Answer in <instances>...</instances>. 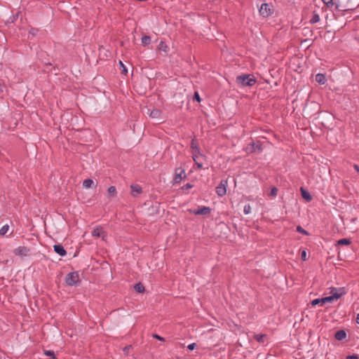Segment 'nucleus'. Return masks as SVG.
Returning a JSON list of instances; mask_svg holds the SVG:
<instances>
[{"label": "nucleus", "mask_w": 359, "mask_h": 359, "mask_svg": "<svg viewBox=\"0 0 359 359\" xmlns=\"http://www.w3.org/2000/svg\"><path fill=\"white\" fill-rule=\"evenodd\" d=\"M236 81L238 83L241 84L242 86L249 87L254 86L257 82L255 77L250 74H243L238 76Z\"/></svg>", "instance_id": "obj_1"}, {"label": "nucleus", "mask_w": 359, "mask_h": 359, "mask_svg": "<svg viewBox=\"0 0 359 359\" xmlns=\"http://www.w3.org/2000/svg\"><path fill=\"white\" fill-rule=\"evenodd\" d=\"M332 290H335V292H333V291H331L330 293L332 294L331 296L323 297L322 302H324V304H326L327 302H332L334 299H338L341 298L345 293V290L344 287H339V288H332Z\"/></svg>", "instance_id": "obj_2"}, {"label": "nucleus", "mask_w": 359, "mask_h": 359, "mask_svg": "<svg viewBox=\"0 0 359 359\" xmlns=\"http://www.w3.org/2000/svg\"><path fill=\"white\" fill-rule=\"evenodd\" d=\"M79 282V275L76 271L69 273L65 277V283L68 286L76 285Z\"/></svg>", "instance_id": "obj_3"}, {"label": "nucleus", "mask_w": 359, "mask_h": 359, "mask_svg": "<svg viewBox=\"0 0 359 359\" xmlns=\"http://www.w3.org/2000/svg\"><path fill=\"white\" fill-rule=\"evenodd\" d=\"M187 177V175L185 173L184 169L182 168H177L175 170V176H174V184H179L183 179Z\"/></svg>", "instance_id": "obj_4"}, {"label": "nucleus", "mask_w": 359, "mask_h": 359, "mask_svg": "<svg viewBox=\"0 0 359 359\" xmlns=\"http://www.w3.org/2000/svg\"><path fill=\"white\" fill-rule=\"evenodd\" d=\"M30 248L25 246H19L13 250V253L16 256L27 257L30 255Z\"/></svg>", "instance_id": "obj_5"}, {"label": "nucleus", "mask_w": 359, "mask_h": 359, "mask_svg": "<svg viewBox=\"0 0 359 359\" xmlns=\"http://www.w3.org/2000/svg\"><path fill=\"white\" fill-rule=\"evenodd\" d=\"M227 180H222L216 187V193L219 196H223L226 194Z\"/></svg>", "instance_id": "obj_6"}, {"label": "nucleus", "mask_w": 359, "mask_h": 359, "mask_svg": "<svg viewBox=\"0 0 359 359\" xmlns=\"http://www.w3.org/2000/svg\"><path fill=\"white\" fill-rule=\"evenodd\" d=\"M259 12L263 17H268L272 13V9L268 4L264 3L261 5Z\"/></svg>", "instance_id": "obj_7"}, {"label": "nucleus", "mask_w": 359, "mask_h": 359, "mask_svg": "<svg viewBox=\"0 0 359 359\" xmlns=\"http://www.w3.org/2000/svg\"><path fill=\"white\" fill-rule=\"evenodd\" d=\"M191 212L196 215H208L211 212V209L209 207L202 206L196 210H191Z\"/></svg>", "instance_id": "obj_8"}, {"label": "nucleus", "mask_w": 359, "mask_h": 359, "mask_svg": "<svg viewBox=\"0 0 359 359\" xmlns=\"http://www.w3.org/2000/svg\"><path fill=\"white\" fill-rule=\"evenodd\" d=\"M131 194L133 196L136 197L142 192V187L138 184H132L130 186Z\"/></svg>", "instance_id": "obj_9"}, {"label": "nucleus", "mask_w": 359, "mask_h": 359, "mask_svg": "<svg viewBox=\"0 0 359 359\" xmlns=\"http://www.w3.org/2000/svg\"><path fill=\"white\" fill-rule=\"evenodd\" d=\"M53 248H54V251L58 254L59 255L62 256V257H64L67 254V252L66 250H65L64 247L60 245V244H58V245H55L53 246Z\"/></svg>", "instance_id": "obj_10"}, {"label": "nucleus", "mask_w": 359, "mask_h": 359, "mask_svg": "<svg viewBox=\"0 0 359 359\" xmlns=\"http://www.w3.org/2000/svg\"><path fill=\"white\" fill-rule=\"evenodd\" d=\"M346 337V332L344 330H339L334 334V338L338 341H341Z\"/></svg>", "instance_id": "obj_11"}, {"label": "nucleus", "mask_w": 359, "mask_h": 359, "mask_svg": "<svg viewBox=\"0 0 359 359\" xmlns=\"http://www.w3.org/2000/svg\"><path fill=\"white\" fill-rule=\"evenodd\" d=\"M301 194L303 198H304L306 201L309 202L312 200V196L311 194L304 189L303 187L300 188Z\"/></svg>", "instance_id": "obj_12"}, {"label": "nucleus", "mask_w": 359, "mask_h": 359, "mask_svg": "<svg viewBox=\"0 0 359 359\" xmlns=\"http://www.w3.org/2000/svg\"><path fill=\"white\" fill-rule=\"evenodd\" d=\"M248 149H250V152H255L257 150L258 151H262V147L260 144H255V142H252V144H249Z\"/></svg>", "instance_id": "obj_13"}, {"label": "nucleus", "mask_w": 359, "mask_h": 359, "mask_svg": "<svg viewBox=\"0 0 359 359\" xmlns=\"http://www.w3.org/2000/svg\"><path fill=\"white\" fill-rule=\"evenodd\" d=\"M267 335L265 334H257L254 335V339L261 344H264Z\"/></svg>", "instance_id": "obj_14"}, {"label": "nucleus", "mask_w": 359, "mask_h": 359, "mask_svg": "<svg viewBox=\"0 0 359 359\" xmlns=\"http://www.w3.org/2000/svg\"><path fill=\"white\" fill-rule=\"evenodd\" d=\"M191 148L194 151H196L197 154H200V149L198 147V144L196 139H193L191 142Z\"/></svg>", "instance_id": "obj_15"}, {"label": "nucleus", "mask_w": 359, "mask_h": 359, "mask_svg": "<svg viewBox=\"0 0 359 359\" xmlns=\"http://www.w3.org/2000/svg\"><path fill=\"white\" fill-rule=\"evenodd\" d=\"M316 81L319 84H324L326 81L325 76L323 74H317L316 75Z\"/></svg>", "instance_id": "obj_16"}, {"label": "nucleus", "mask_w": 359, "mask_h": 359, "mask_svg": "<svg viewBox=\"0 0 359 359\" xmlns=\"http://www.w3.org/2000/svg\"><path fill=\"white\" fill-rule=\"evenodd\" d=\"M104 232L102 231V227L101 226H97L94 229V230L92 232V235L93 236L100 237L101 236Z\"/></svg>", "instance_id": "obj_17"}, {"label": "nucleus", "mask_w": 359, "mask_h": 359, "mask_svg": "<svg viewBox=\"0 0 359 359\" xmlns=\"http://www.w3.org/2000/svg\"><path fill=\"white\" fill-rule=\"evenodd\" d=\"M134 289L138 293H144L145 292V287L141 283H136L134 285Z\"/></svg>", "instance_id": "obj_18"}, {"label": "nucleus", "mask_w": 359, "mask_h": 359, "mask_svg": "<svg viewBox=\"0 0 359 359\" xmlns=\"http://www.w3.org/2000/svg\"><path fill=\"white\" fill-rule=\"evenodd\" d=\"M319 21H320V17H319L318 13L316 11H313L312 17L310 20V22L311 24H315L316 22H318Z\"/></svg>", "instance_id": "obj_19"}, {"label": "nucleus", "mask_w": 359, "mask_h": 359, "mask_svg": "<svg viewBox=\"0 0 359 359\" xmlns=\"http://www.w3.org/2000/svg\"><path fill=\"white\" fill-rule=\"evenodd\" d=\"M161 111L158 109H154L153 110H151V111L150 112V117L151 118H158L161 116Z\"/></svg>", "instance_id": "obj_20"}, {"label": "nucleus", "mask_w": 359, "mask_h": 359, "mask_svg": "<svg viewBox=\"0 0 359 359\" xmlns=\"http://www.w3.org/2000/svg\"><path fill=\"white\" fill-rule=\"evenodd\" d=\"M93 184L94 182L91 179H86L83 182V187L86 189L92 187Z\"/></svg>", "instance_id": "obj_21"}, {"label": "nucleus", "mask_w": 359, "mask_h": 359, "mask_svg": "<svg viewBox=\"0 0 359 359\" xmlns=\"http://www.w3.org/2000/svg\"><path fill=\"white\" fill-rule=\"evenodd\" d=\"M158 49H159L160 50H162V51L165 52V53H167V52L168 51V50H169V48H168V46L165 44V42H163V41H161V42L159 43V44H158Z\"/></svg>", "instance_id": "obj_22"}, {"label": "nucleus", "mask_w": 359, "mask_h": 359, "mask_svg": "<svg viewBox=\"0 0 359 359\" xmlns=\"http://www.w3.org/2000/svg\"><path fill=\"white\" fill-rule=\"evenodd\" d=\"M338 245H348L351 243L350 239L348 238H342L337 241Z\"/></svg>", "instance_id": "obj_23"}, {"label": "nucleus", "mask_w": 359, "mask_h": 359, "mask_svg": "<svg viewBox=\"0 0 359 359\" xmlns=\"http://www.w3.org/2000/svg\"><path fill=\"white\" fill-rule=\"evenodd\" d=\"M151 43V37L149 36H144L142 38V43L143 46H146Z\"/></svg>", "instance_id": "obj_24"}, {"label": "nucleus", "mask_w": 359, "mask_h": 359, "mask_svg": "<svg viewBox=\"0 0 359 359\" xmlns=\"http://www.w3.org/2000/svg\"><path fill=\"white\" fill-rule=\"evenodd\" d=\"M323 300V298H320V299H315L311 301V304L313 306H315L316 305H320V306H323L325 304L324 302H322Z\"/></svg>", "instance_id": "obj_25"}, {"label": "nucleus", "mask_w": 359, "mask_h": 359, "mask_svg": "<svg viewBox=\"0 0 359 359\" xmlns=\"http://www.w3.org/2000/svg\"><path fill=\"white\" fill-rule=\"evenodd\" d=\"M108 194L110 196H115L116 194V189L114 186H111L108 189Z\"/></svg>", "instance_id": "obj_26"}, {"label": "nucleus", "mask_w": 359, "mask_h": 359, "mask_svg": "<svg viewBox=\"0 0 359 359\" xmlns=\"http://www.w3.org/2000/svg\"><path fill=\"white\" fill-rule=\"evenodd\" d=\"M9 226L8 224H6L1 227L0 229V235L4 236L8 231Z\"/></svg>", "instance_id": "obj_27"}, {"label": "nucleus", "mask_w": 359, "mask_h": 359, "mask_svg": "<svg viewBox=\"0 0 359 359\" xmlns=\"http://www.w3.org/2000/svg\"><path fill=\"white\" fill-rule=\"evenodd\" d=\"M44 354L47 356L51 357L53 359H56L55 354L53 351L46 350Z\"/></svg>", "instance_id": "obj_28"}, {"label": "nucleus", "mask_w": 359, "mask_h": 359, "mask_svg": "<svg viewBox=\"0 0 359 359\" xmlns=\"http://www.w3.org/2000/svg\"><path fill=\"white\" fill-rule=\"evenodd\" d=\"M278 189L276 187H273L271 189L270 193L269 194V196L275 197L278 194Z\"/></svg>", "instance_id": "obj_29"}, {"label": "nucleus", "mask_w": 359, "mask_h": 359, "mask_svg": "<svg viewBox=\"0 0 359 359\" xmlns=\"http://www.w3.org/2000/svg\"><path fill=\"white\" fill-rule=\"evenodd\" d=\"M297 231L304 235L309 234V233L306 230H304L301 226H297Z\"/></svg>", "instance_id": "obj_30"}, {"label": "nucleus", "mask_w": 359, "mask_h": 359, "mask_svg": "<svg viewBox=\"0 0 359 359\" xmlns=\"http://www.w3.org/2000/svg\"><path fill=\"white\" fill-rule=\"evenodd\" d=\"M251 211V207L249 204L245 205L243 208V212L245 214H249Z\"/></svg>", "instance_id": "obj_31"}, {"label": "nucleus", "mask_w": 359, "mask_h": 359, "mask_svg": "<svg viewBox=\"0 0 359 359\" xmlns=\"http://www.w3.org/2000/svg\"><path fill=\"white\" fill-rule=\"evenodd\" d=\"M301 258L303 261L307 260V253L305 250H302L301 252Z\"/></svg>", "instance_id": "obj_32"}, {"label": "nucleus", "mask_w": 359, "mask_h": 359, "mask_svg": "<svg viewBox=\"0 0 359 359\" xmlns=\"http://www.w3.org/2000/svg\"><path fill=\"white\" fill-rule=\"evenodd\" d=\"M202 156V154L200 153V154H197V153H196V151H194L193 152V160L194 161V162H197L198 161V156Z\"/></svg>", "instance_id": "obj_33"}, {"label": "nucleus", "mask_w": 359, "mask_h": 359, "mask_svg": "<svg viewBox=\"0 0 359 359\" xmlns=\"http://www.w3.org/2000/svg\"><path fill=\"white\" fill-rule=\"evenodd\" d=\"M119 64H120L121 67H122L121 73L126 74V73L128 72L126 67L124 66V65L123 64V62L121 61H119Z\"/></svg>", "instance_id": "obj_34"}, {"label": "nucleus", "mask_w": 359, "mask_h": 359, "mask_svg": "<svg viewBox=\"0 0 359 359\" xmlns=\"http://www.w3.org/2000/svg\"><path fill=\"white\" fill-rule=\"evenodd\" d=\"M193 100L197 101L198 102H201V97L197 92H195Z\"/></svg>", "instance_id": "obj_35"}, {"label": "nucleus", "mask_w": 359, "mask_h": 359, "mask_svg": "<svg viewBox=\"0 0 359 359\" xmlns=\"http://www.w3.org/2000/svg\"><path fill=\"white\" fill-rule=\"evenodd\" d=\"M194 187L193 184H190V183H187L185 185H184L182 187V189H185V190H187L189 189H191Z\"/></svg>", "instance_id": "obj_36"}, {"label": "nucleus", "mask_w": 359, "mask_h": 359, "mask_svg": "<svg viewBox=\"0 0 359 359\" xmlns=\"http://www.w3.org/2000/svg\"><path fill=\"white\" fill-rule=\"evenodd\" d=\"M152 337L154 338V339H156L159 341H164V338H163L162 337L158 335L157 334H154L152 335Z\"/></svg>", "instance_id": "obj_37"}, {"label": "nucleus", "mask_w": 359, "mask_h": 359, "mask_svg": "<svg viewBox=\"0 0 359 359\" xmlns=\"http://www.w3.org/2000/svg\"><path fill=\"white\" fill-rule=\"evenodd\" d=\"M359 357L356 354L348 355L346 359H358Z\"/></svg>", "instance_id": "obj_38"}, {"label": "nucleus", "mask_w": 359, "mask_h": 359, "mask_svg": "<svg viewBox=\"0 0 359 359\" xmlns=\"http://www.w3.org/2000/svg\"><path fill=\"white\" fill-rule=\"evenodd\" d=\"M196 346V344L195 343H192V344L188 345L187 348L189 350L193 351Z\"/></svg>", "instance_id": "obj_39"}, {"label": "nucleus", "mask_w": 359, "mask_h": 359, "mask_svg": "<svg viewBox=\"0 0 359 359\" xmlns=\"http://www.w3.org/2000/svg\"><path fill=\"white\" fill-rule=\"evenodd\" d=\"M6 86L4 84L0 83V93H3Z\"/></svg>", "instance_id": "obj_40"}, {"label": "nucleus", "mask_w": 359, "mask_h": 359, "mask_svg": "<svg viewBox=\"0 0 359 359\" xmlns=\"http://www.w3.org/2000/svg\"><path fill=\"white\" fill-rule=\"evenodd\" d=\"M195 163H196V165H197V168H198V169H202V168H203V165H202V163H198V161H197V162H195Z\"/></svg>", "instance_id": "obj_41"}, {"label": "nucleus", "mask_w": 359, "mask_h": 359, "mask_svg": "<svg viewBox=\"0 0 359 359\" xmlns=\"http://www.w3.org/2000/svg\"><path fill=\"white\" fill-rule=\"evenodd\" d=\"M328 8L332 7L333 6V1H331L330 3H324Z\"/></svg>", "instance_id": "obj_42"}, {"label": "nucleus", "mask_w": 359, "mask_h": 359, "mask_svg": "<svg viewBox=\"0 0 359 359\" xmlns=\"http://www.w3.org/2000/svg\"><path fill=\"white\" fill-rule=\"evenodd\" d=\"M37 31H38L37 29L32 28V29H31V31H30V33H31L32 34L34 35V34H36V33L37 32Z\"/></svg>", "instance_id": "obj_43"}, {"label": "nucleus", "mask_w": 359, "mask_h": 359, "mask_svg": "<svg viewBox=\"0 0 359 359\" xmlns=\"http://www.w3.org/2000/svg\"><path fill=\"white\" fill-rule=\"evenodd\" d=\"M131 346H127L123 348V351L128 352V350L130 348Z\"/></svg>", "instance_id": "obj_44"}, {"label": "nucleus", "mask_w": 359, "mask_h": 359, "mask_svg": "<svg viewBox=\"0 0 359 359\" xmlns=\"http://www.w3.org/2000/svg\"><path fill=\"white\" fill-rule=\"evenodd\" d=\"M353 167L357 172H359V166L358 165L355 164Z\"/></svg>", "instance_id": "obj_45"}, {"label": "nucleus", "mask_w": 359, "mask_h": 359, "mask_svg": "<svg viewBox=\"0 0 359 359\" xmlns=\"http://www.w3.org/2000/svg\"><path fill=\"white\" fill-rule=\"evenodd\" d=\"M355 321L358 324H359V313L357 315Z\"/></svg>", "instance_id": "obj_46"}, {"label": "nucleus", "mask_w": 359, "mask_h": 359, "mask_svg": "<svg viewBox=\"0 0 359 359\" xmlns=\"http://www.w3.org/2000/svg\"><path fill=\"white\" fill-rule=\"evenodd\" d=\"M332 288L333 287H331V291H332ZM333 292H335V290H333Z\"/></svg>", "instance_id": "obj_47"}, {"label": "nucleus", "mask_w": 359, "mask_h": 359, "mask_svg": "<svg viewBox=\"0 0 359 359\" xmlns=\"http://www.w3.org/2000/svg\"><path fill=\"white\" fill-rule=\"evenodd\" d=\"M0 359H2L1 355L0 354Z\"/></svg>", "instance_id": "obj_48"}]
</instances>
